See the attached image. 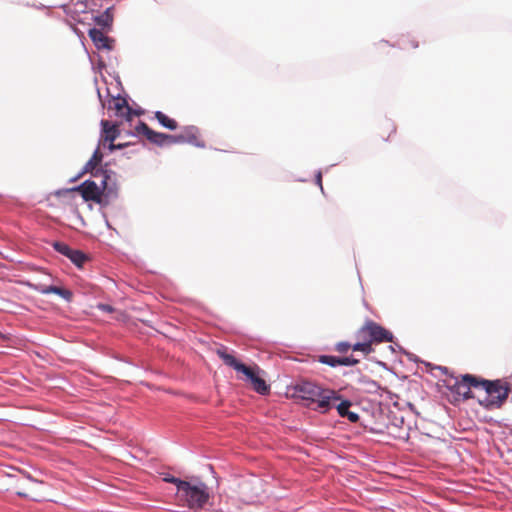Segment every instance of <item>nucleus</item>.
Returning <instances> with one entry per match:
<instances>
[{"mask_svg": "<svg viewBox=\"0 0 512 512\" xmlns=\"http://www.w3.org/2000/svg\"><path fill=\"white\" fill-rule=\"evenodd\" d=\"M461 381L464 388H482L487 394L494 395L497 392L496 385L498 380H488L476 376L474 374H463L461 375Z\"/></svg>", "mask_w": 512, "mask_h": 512, "instance_id": "obj_8", "label": "nucleus"}, {"mask_svg": "<svg viewBox=\"0 0 512 512\" xmlns=\"http://www.w3.org/2000/svg\"><path fill=\"white\" fill-rule=\"evenodd\" d=\"M113 67L114 66H102V65L92 66V69L94 71V82H95V84L96 85L98 84V76H97V74L100 75L101 79L104 81L105 84H108V82H107V80H106V78L104 76L103 71H105V72H107V73H109L111 75V73L108 70V68H113Z\"/></svg>", "mask_w": 512, "mask_h": 512, "instance_id": "obj_26", "label": "nucleus"}, {"mask_svg": "<svg viewBox=\"0 0 512 512\" xmlns=\"http://www.w3.org/2000/svg\"><path fill=\"white\" fill-rule=\"evenodd\" d=\"M498 384L496 385L497 392H494V395H489L486 393V396L483 399H478V403L480 406L487 410H491L494 408H501L505 403L507 398L509 397L510 392V384L506 383L503 385L501 379H497Z\"/></svg>", "mask_w": 512, "mask_h": 512, "instance_id": "obj_6", "label": "nucleus"}, {"mask_svg": "<svg viewBox=\"0 0 512 512\" xmlns=\"http://www.w3.org/2000/svg\"><path fill=\"white\" fill-rule=\"evenodd\" d=\"M129 145H131L130 142H125V143H114V142H109L108 144H105V148H107V150L112 153L116 150H123L124 148L128 147Z\"/></svg>", "mask_w": 512, "mask_h": 512, "instance_id": "obj_34", "label": "nucleus"}, {"mask_svg": "<svg viewBox=\"0 0 512 512\" xmlns=\"http://www.w3.org/2000/svg\"><path fill=\"white\" fill-rule=\"evenodd\" d=\"M130 114H131V120L133 119V117H140L142 115L145 114V110L141 107H138L136 109H133L130 107V110H129Z\"/></svg>", "mask_w": 512, "mask_h": 512, "instance_id": "obj_40", "label": "nucleus"}, {"mask_svg": "<svg viewBox=\"0 0 512 512\" xmlns=\"http://www.w3.org/2000/svg\"><path fill=\"white\" fill-rule=\"evenodd\" d=\"M184 143L193 145L197 148H205V142L198 139L199 129L194 125L185 126L183 129Z\"/></svg>", "mask_w": 512, "mask_h": 512, "instance_id": "obj_13", "label": "nucleus"}, {"mask_svg": "<svg viewBox=\"0 0 512 512\" xmlns=\"http://www.w3.org/2000/svg\"><path fill=\"white\" fill-rule=\"evenodd\" d=\"M114 79L116 80V82H117L119 85L121 84V82H120V78H119V76H118V75H117V76H115V77H114Z\"/></svg>", "mask_w": 512, "mask_h": 512, "instance_id": "obj_52", "label": "nucleus"}, {"mask_svg": "<svg viewBox=\"0 0 512 512\" xmlns=\"http://www.w3.org/2000/svg\"><path fill=\"white\" fill-rule=\"evenodd\" d=\"M251 384L253 389L260 395H267L270 392V385L267 384V382L260 376H257V378L253 379Z\"/></svg>", "mask_w": 512, "mask_h": 512, "instance_id": "obj_21", "label": "nucleus"}, {"mask_svg": "<svg viewBox=\"0 0 512 512\" xmlns=\"http://www.w3.org/2000/svg\"><path fill=\"white\" fill-rule=\"evenodd\" d=\"M352 350L354 352L359 351L362 352L365 355H368L373 352L372 343L369 342L368 339H364V341H358L353 344Z\"/></svg>", "mask_w": 512, "mask_h": 512, "instance_id": "obj_24", "label": "nucleus"}, {"mask_svg": "<svg viewBox=\"0 0 512 512\" xmlns=\"http://www.w3.org/2000/svg\"><path fill=\"white\" fill-rule=\"evenodd\" d=\"M321 386L308 380H299L287 387V394L294 399H301L309 403H314L320 395Z\"/></svg>", "mask_w": 512, "mask_h": 512, "instance_id": "obj_4", "label": "nucleus"}, {"mask_svg": "<svg viewBox=\"0 0 512 512\" xmlns=\"http://www.w3.org/2000/svg\"><path fill=\"white\" fill-rule=\"evenodd\" d=\"M101 192L108 198L116 200L119 196V187L116 179H112L106 188L100 187Z\"/></svg>", "mask_w": 512, "mask_h": 512, "instance_id": "obj_20", "label": "nucleus"}, {"mask_svg": "<svg viewBox=\"0 0 512 512\" xmlns=\"http://www.w3.org/2000/svg\"><path fill=\"white\" fill-rule=\"evenodd\" d=\"M52 247L55 251L60 253L61 255L67 258L68 254L71 252L72 247H70L67 243L62 241H53Z\"/></svg>", "mask_w": 512, "mask_h": 512, "instance_id": "obj_28", "label": "nucleus"}, {"mask_svg": "<svg viewBox=\"0 0 512 512\" xmlns=\"http://www.w3.org/2000/svg\"><path fill=\"white\" fill-rule=\"evenodd\" d=\"M26 482L41 483V481L33 478L29 473H23V477L18 480V486L24 487Z\"/></svg>", "mask_w": 512, "mask_h": 512, "instance_id": "obj_37", "label": "nucleus"}, {"mask_svg": "<svg viewBox=\"0 0 512 512\" xmlns=\"http://www.w3.org/2000/svg\"><path fill=\"white\" fill-rule=\"evenodd\" d=\"M74 192H78L83 200L88 202L93 201L101 192V189L98 187V184L94 180L87 179L77 186L58 189L54 194L57 197H63L66 195H71Z\"/></svg>", "mask_w": 512, "mask_h": 512, "instance_id": "obj_5", "label": "nucleus"}, {"mask_svg": "<svg viewBox=\"0 0 512 512\" xmlns=\"http://www.w3.org/2000/svg\"><path fill=\"white\" fill-rule=\"evenodd\" d=\"M353 344L349 341H339L334 345V350L340 354H346L350 349H352Z\"/></svg>", "mask_w": 512, "mask_h": 512, "instance_id": "obj_31", "label": "nucleus"}, {"mask_svg": "<svg viewBox=\"0 0 512 512\" xmlns=\"http://www.w3.org/2000/svg\"><path fill=\"white\" fill-rule=\"evenodd\" d=\"M67 258L78 268L83 267L85 262L88 260L87 254L79 249H71V252L68 254Z\"/></svg>", "mask_w": 512, "mask_h": 512, "instance_id": "obj_17", "label": "nucleus"}, {"mask_svg": "<svg viewBox=\"0 0 512 512\" xmlns=\"http://www.w3.org/2000/svg\"><path fill=\"white\" fill-rule=\"evenodd\" d=\"M152 131V128L148 126L147 123L144 121H139L138 124L135 126L134 133L135 137H138L140 135L144 136L146 139L148 138L150 132Z\"/></svg>", "mask_w": 512, "mask_h": 512, "instance_id": "obj_25", "label": "nucleus"}, {"mask_svg": "<svg viewBox=\"0 0 512 512\" xmlns=\"http://www.w3.org/2000/svg\"><path fill=\"white\" fill-rule=\"evenodd\" d=\"M340 393L334 389L321 386L320 395L315 399L314 403L316 411L327 413L335 407L336 402L340 399Z\"/></svg>", "mask_w": 512, "mask_h": 512, "instance_id": "obj_9", "label": "nucleus"}, {"mask_svg": "<svg viewBox=\"0 0 512 512\" xmlns=\"http://www.w3.org/2000/svg\"><path fill=\"white\" fill-rule=\"evenodd\" d=\"M126 135H127V136L135 137V133H134V131H127V132H126Z\"/></svg>", "mask_w": 512, "mask_h": 512, "instance_id": "obj_51", "label": "nucleus"}, {"mask_svg": "<svg viewBox=\"0 0 512 512\" xmlns=\"http://www.w3.org/2000/svg\"><path fill=\"white\" fill-rule=\"evenodd\" d=\"M376 364H377V365H379L380 367H382V368H383V369H385V370H389V368H388L387 364H386L385 362H383V361H379V360H377V361H376Z\"/></svg>", "mask_w": 512, "mask_h": 512, "instance_id": "obj_47", "label": "nucleus"}, {"mask_svg": "<svg viewBox=\"0 0 512 512\" xmlns=\"http://www.w3.org/2000/svg\"><path fill=\"white\" fill-rule=\"evenodd\" d=\"M16 495L19 497H22V498L28 497L27 493H25L24 491H21V490L16 491Z\"/></svg>", "mask_w": 512, "mask_h": 512, "instance_id": "obj_49", "label": "nucleus"}, {"mask_svg": "<svg viewBox=\"0 0 512 512\" xmlns=\"http://www.w3.org/2000/svg\"><path fill=\"white\" fill-rule=\"evenodd\" d=\"M101 132L99 145L105 146L106 143L114 142L120 136L119 124L105 119L100 121Z\"/></svg>", "mask_w": 512, "mask_h": 512, "instance_id": "obj_10", "label": "nucleus"}, {"mask_svg": "<svg viewBox=\"0 0 512 512\" xmlns=\"http://www.w3.org/2000/svg\"><path fill=\"white\" fill-rule=\"evenodd\" d=\"M315 183L320 187V190L322 193H324V188L322 185V172L321 170H318L315 174Z\"/></svg>", "mask_w": 512, "mask_h": 512, "instance_id": "obj_43", "label": "nucleus"}, {"mask_svg": "<svg viewBox=\"0 0 512 512\" xmlns=\"http://www.w3.org/2000/svg\"><path fill=\"white\" fill-rule=\"evenodd\" d=\"M408 405H409L410 408L414 407L412 403H408Z\"/></svg>", "mask_w": 512, "mask_h": 512, "instance_id": "obj_53", "label": "nucleus"}, {"mask_svg": "<svg viewBox=\"0 0 512 512\" xmlns=\"http://www.w3.org/2000/svg\"><path fill=\"white\" fill-rule=\"evenodd\" d=\"M357 383L363 388V390L366 393L378 394L380 390H385L386 392L390 393V391L387 388L383 389L377 381L369 378L366 375H363L360 372H358Z\"/></svg>", "mask_w": 512, "mask_h": 512, "instance_id": "obj_14", "label": "nucleus"}, {"mask_svg": "<svg viewBox=\"0 0 512 512\" xmlns=\"http://www.w3.org/2000/svg\"><path fill=\"white\" fill-rule=\"evenodd\" d=\"M101 213H102V217H103V218H104V220H105L106 226H107L108 228H110V224H109V221H108V218H107V214H106L104 211H102Z\"/></svg>", "mask_w": 512, "mask_h": 512, "instance_id": "obj_50", "label": "nucleus"}, {"mask_svg": "<svg viewBox=\"0 0 512 512\" xmlns=\"http://www.w3.org/2000/svg\"><path fill=\"white\" fill-rule=\"evenodd\" d=\"M166 145L171 144H184L183 134H166Z\"/></svg>", "mask_w": 512, "mask_h": 512, "instance_id": "obj_33", "label": "nucleus"}, {"mask_svg": "<svg viewBox=\"0 0 512 512\" xmlns=\"http://www.w3.org/2000/svg\"><path fill=\"white\" fill-rule=\"evenodd\" d=\"M365 333L368 334V340L372 344H379L383 342L394 343L395 337L393 333L372 320H367L365 324L357 330L356 337L364 338Z\"/></svg>", "mask_w": 512, "mask_h": 512, "instance_id": "obj_2", "label": "nucleus"}, {"mask_svg": "<svg viewBox=\"0 0 512 512\" xmlns=\"http://www.w3.org/2000/svg\"><path fill=\"white\" fill-rule=\"evenodd\" d=\"M177 495L190 509H202L209 500L208 487L202 481L195 484L187 481Z\"/></svg>", "mask_w": 512, "mask_h": 512, "instance_id": "obj_1", "label": "nucleus"}, {"mask_svg": "<svg viewBox=\"0 0 512 512\" xmlns=\"http://www.w3.org/2000/svg\"><path fill=\"white\" fill-rule=\"evenodd\" d=\"M397 345H398V344L394 342V343H392L391 345H389V346H388V348H389V350H390L391 352H393V353H394L396 350H398Z\"/></svg>", "mask_w": 512, "mask_h": 512, "instance_id": "obj_48", "label": "nucleus"}, {"mask_svg": "<svg viewBox=\"0 0 512 512\" xmlns=\"http://www.w3.org/2000/svg\"><path fill=\"white\" fill-rule=\"evenodd\" d=\"M100 146L101 145H97L96 149L94 150L92 156H91V160L99 167H104V165H102V162H103V159H104V154L100 151Z\"/></svg>", "mask_w": 512, "mask_h": 512, "instance_id": "obj_32", "label": "nucleus"}, {"mask_svg": "<svg viewBox=\"0 0 512 512\" xmlns=\"http://www.w3.org/2000/svg\"><path fill=\"white\" fill-rule=\"evenodd\" d=\"M84 175V173H82V171L80 170V172H78V174H76L75 176L71 177L69 179V182L70 183H73V182H76L78 179H80L82 176Z\"/></svg>", "mask_w": 512, "mask_h": 512, "instance_id": "obj_45", "label": "nucleus"}, {"mask_svg": "<svg viewBox=\"0 0 512 512\" xmlns=\"http://www.w3.org/2000/svg\"><path fill=\"white\" fill-rule=\"evenodd\" d=\"M345 418H347L351 423H356L359 421L360 416L356 412L349 411V412H347V415L345 416Z\"/></svg>", "mask_w": 512, "mask_h": 512, "instance_id": "obj_41", "label": "nucleus"}, {"mask_svg": "<svg viewBox=\"0 0 512 512\" xmlns=\"http://www.w3.org/2000/svg\"><path fill=\"white\" fill-rule=\"evenodd\" d=\"M445 386L451 393L457 395H460L462 388H464L462 381H458L457 379H455L453 384H446Z\"/></svg>", "mask_w": 512, "mask_h": 512, "instance_id": "obj_35", "label": "nucleus"}, {"mask_svg": "<svg viewBox=\"0 0 512 512\" xmlns=\"http://www.w3.org/2000/svg\"><path fill=\"white\" fill-rule=\"evenodd\" d=\"M436 369L440 370L443 374H448L449 369L445 366H435Z\"/></svg>", "mask_w": 512, "mask_h": 512, "instance_id": "obj_46", "label": "nucleus"}, {"mask_svg": "<svg viewBox=\"0 0 512 512\" xmlns=\"http://www.w3.org/2000/svg\"><path fill=\"white\" fill-rule=\"evenodd\" d=\"M397 347H398V351L401 354L405 355L408 358L409 361H412V362H415V363L422 362L417 355L407 351L401 345H397Z\"/></svg>", "mask_w": 512, "mask_h": 512, "instance_id": "obj_36", "label": "nucleus"}, {"mask_svg": "<svg viewBox=\"0 0 512 512\" xmlns=\"http://www.w3.org/2000/svg\"><path fill=\"white\" fill-rule=\"evenodd\" d=\"M108 164L105 163L104 167H99L94 172H92L93 177H102L100 184L98 187L106 188L110 181L112 180V176L116 177V172L107 168Z\"/></svg>", "mask_w": 512, "mask_h": 512, "instance_id": "obj_15", "label": "nucleus"}, {"mask_svg": "<svg viewBox=\"0 0 512 512\" xmlns=\"http://www.w3.org/2000/svg\"><path fill=\"white\" fill-rule=\"evenodd\" d=\"M315 361L327 365L331 368H336L340 366V356L330 355V354H320L316 356Z\"/></svg>", "mask_w": 512, "mask_h": 512, "instance_id": "obj_18", "label": "nucleus"}, {"mask_svg": "<svg viewBox=\"0 0 512 512\" xmlns=\"http://www.w3.org/2000/svg\"><path fill=\"white\" fill-rule=\"evenodd\" d=\"M89 37L97 49L110 50L113 47L114 40L109 38L105 32L100 29L92 28L89 30Z\"/></svg>", "mask_w": 512, "mask_h": 512, "instance_id": "obj_12", "label": "nucleus"}, {"mask_svg": "<svg viewBox=\"0 0 512 512\" xmlns=\"http://www.w3.org/2000/svg\"><path fill=\"white\" fill-rule=\"evenodd\" d=\"M95 22L98 26L109 29L113 22V14L111 13L110 9L108 8L102 14L95 17Z\"/></svg>", "mask_w": 512, "mask_h": 512, "instance_id": "obj_19", "label": "nucleus"}, {"mask_svg": "<svg viewBox=\"0 0 512 512\" xmlns=\"http://www.w3.org/2000/svg\"><path fill=\"white\" fill-rule=\"evenodd\" d=\"M97 309L107 313H112L115 310L113 306L106 303H99Z\"/></svg>", "mask_w": 512, "mask_h": 512, "instance_id": "obj_39", "label": "nucleus"}, {"mask_svg": "<svg viewBox=\"0 0 512 512\" xmlns=\"http://www.w3.org/2000/svg\"><path fill=\"white\" fill-rule=\"evenodd\" d=\"M112 201V198H108L105 194L100 192L92 202L98 204L100 209L103 210L104 208L108 207Z\"/></svg>", "mask_w": 512, "mask_h": 512, "instance_id": "obj_29", "label": "nucleus"}, {"mask_svg": "<svg viewBox=\"0 0 512 512\" xmlns=\"http://www.w3.org/2000/svg\"><path fill=\"white\" fill-rule=\"evenodd\" d=\"M163 481L166 482V483L174 484L176 486V489H177V494L180 492L182 487L187 482L186 480H182V479H180L178 477H175V476H173L171 474H165L164 477H163Z\"/></svg>", "mask_w": 512, "mask_h": 512, "instance_id": "obj_27", "label": "nucleus"}, {"mask_svg": "<svg viewBox=\"0 0 512 512\" xmlns=\"http://www.w3.org/2000/svg\"><path fill=\"white\" fill-rule=\"evenodd\" d=\"M166 133L158 132L152 129L147 140L159 147L166 145Z\"/></svg>", "mask_w": 512, "mask_h": 512, "instance_id": "obj_23", "label": "nucleus"}, {"mask_svg": "<svg viewBox=\"0 0 512 512\" xmlns=\"http://www.w3.org/2000/svg\"><path fill=\"white\" fill-rule=\"evenodd\" d=\"M404 424V417L403 416H394L392 420V425L396 428H402Z\"/></svg>", "mask_w": 512, "mask_h": 512, "instance_id": "obj_42", "label": "nucleus"}, {"mask_svg": "<svg viewBox=\"0 0 512 512\" xmlns=\"http://www.w3.org/2000/svg\"><path fill=\"white\" fill-rule=\"evenodd\" d=\"M217 355L219 356L220 359L223 360V362L227 366L233 368L238 373H242L246 377V380L249 381L250 383L253 382V379L259 376L257 371H254L252 368L248 367L243 362L238 360L235 356L228 353L226 351V348L223 347L221 349H218Z\"/></svg>", "mask_w": 512, "mask_h": 512, "instance_id": "obj_7", "label": "nucleus"}, {"mask_svg": "<svg viewBox=\"0 0 512 512\" xmlns=\"http://www.w3.org/2000/svg\"><path fill=\"white\" fill-rule=\"evenodd\" d=\"M359 362L360 360L355 358L353 355L347 356L344 354L343 356H340V366L352 367L357 365Z\"/></svg>", "mask_w": 512, "mask_h": 512, "instance_id": "obj_30", "label": "nucleus"}, {"mask_svg": "<svg viewBox=\"0 0 512 512\" xmlns=\"http://www.w3.org/2000/svg\"><path fill=\"white\" fill-rule=\"evenodd\" d=\"M352 406V401L347 398H343L342 395H340V399L338 402H336L335 407L337 410V413L341 417H345L347 415V412L350 411V407Z\"/></svg>", "mask_w": 512, "mask_h": 512, "instance_id": "obj_22", "label": "nucleus"}, {"mask_svg": "<svg viewBox=\"0 0 512 512\" xmlns=\"http://www.w3.org/2000/svg\"><path fill=\"white\" fill-rule=\"evenodd\" d=\"M154 118L158 121V123L168 130L174 131L178 128V123L175 119L169 117L162 111H155Z\"/></svg>", "mask_w": 512, "mask_h": 512, "instance_id": "obj_16", "label": "nucleus"}, {"mask_svg": "<svg viewBox=\"0 0 512 512\" xmlns=\"http://www.w3.org/2000/svg\"><path fill=\"white\" fill-rule=\"evenodd\" d=\"M28 286L33 289L34 291L48 295V294H56L63 298L67 302H71L73 299V293L71 290L55 286V285H43V284H31L29 283Z\"/></svg>", "mask_w": 512, "mask_h": 512, "instance_id": "obj_11", "label": "nucleus"}, {"mask_svg": "<svg viewBox=\"0 0 512 512\" xmlns=\"http://www.w3.org/2000/svg\"><path fill=\"white\" fill-rule=\"evenodd\" d=\"M97 95L101 105L108 110H114V114L117 117H123L127 122L131 121V114L129 112L130 105L126 97H122L120 94L111 95L109 89H106L107 102L104 100L100 89L97 87Z\"/></svg>", "mask_w": 512, "mask_h": 512, "instance_id": "obj_3", "label": "nucleus"}, {"mask_svg": "<svg viewBox=\"0 0 512 512\" xmlns=\"http://www.w3.org/2000/svg\"><path fill=\"white\" fill-rule=\"evenodd\" d=\"M459 396H462L463 400H469L474 398V394L471 391V388H466L465 391L461 390V394Z\"/></svg>", "mask_w": 512, "mask_h": 512, "instance_id": "obj_44", "label": "nucleus"}, {"mask_svg": "<svg viewBox=\"0 0 512 512\" xmlns=\"http://www.w3.org/2000/svg\"><path fill=\"white\" fill-rule=\"evenodd\" d=\"M99 166H97L91 159L87 161V163L83 166L81 169L82 173H90L92 175V172H94L96 169H98Z\"/></svg>", "mask_w": 512, "mask_h": 512, "instance_id": "obj_38", "label": "nucleus"}]
</instances>
